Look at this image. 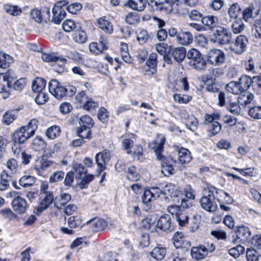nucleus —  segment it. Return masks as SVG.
Returning <instances> with one entry per match:
<instances>
[{"label": "nucleus", "mask_w": 261, "mask_h": 261, "mask_svg": "<svg viewBox=\"0 0 261 261\" xmlns=\"http://www.w3.org/2000/svg\"><path fill=\"white\" fill-rule=\"evenodd\" d=\"M165 137L161 134H158L155 139L150 144V147L155 152L156 158L161 160L162 163V173L165 176H169L173 174L174 167L176 164V161L170 156L166 157L161 153L164 149L165 142Z\"/></svg>", "instance_id": "f257e3e1"}, {"label": "nucleus", "mask_w": 261, "mask_h": 261, "mask_svg": "<svg viewBox=\"0 0 261 261\" xmlns=\"http://www.w3.org/2000/svg\"><path fill=\"white\" fill-rule=\"evenodd\" d=\"M203 192L199 201L201 207L208 212H215L218 208V203L220 202L219 195L224 194V191L214 187H208Z\"/></svg>", "instance_id": "f03ea898"}, {"label": "nucleus", "mask_w": 261, "mask_h": 261, "mask_svg": "<svg viewBox=\"0 0 261 261\" xmlns=\"http://www.w3.org/2000/svg\"><path fill=\"white\" fill-rule=\"evenodd\" d=\"M187 57L189 60L188 63L190 67L199 71L205 69L206 62L199 51L191 48L188 51Z\"/></svg>", "instance_id": "7ed1b4c3"}, {"label": "nucleus", "mask_w": 261, "mask_h": 261, "mask_svg": "<svg viewBox=\"0 0 261 261\" xmlns=\"http://www.w3.org/2000/svg\"><path fill=\"white\" fill-rule=\"evenodd\" d=\"M248 38L243 35L238 36L234 40L231 41L229 48L236 55H242L247 49L248 44Z\"/></svg>", "instance_id": "20e7f679"}, {"label": "nucleus", "mask_w": 261, "mask_h": 261, "mask_svg": "<svg viewBox=\"0 0 261 261\" xmlns=\"http://www.w3.org/2000/svg\"><path fill=\"white\" fill-rule=\"evenodd\" d=\"M232 36L229 29L223 27H218L213 35L215 42L221 45L229 44Z\"/></svg>", "instance_id": "39448f33"}, {"label": "nucleus", "mask_w": 261, "mask_h": 261, "mask_svg": "<svg viewBox=\"0 0 261 261\" xmlns=\"http://www.w3.org/2000/svg\"><path fill=\"white\" fill-rule=\"evenodd\" d=\"M207 61L212 65L218 66L225 61V55L223 51L218 49L210 50L207 54Z\"/></svg>", "instance_id": "423d86ee"}, {"label": "nucleus", "mask_w": 261, "mask_h": 261, "mask_svg": "<svg viewBox=\"0 0 261 261\" xmlns=\"http://www.w3.org/2000/svg\"><path fill=\"white\" fill-rule=\"evenodd\" d=\"M49 92L57 99H62L65 97L66 88L55 79L51 80L48 84Z\"/></svg>", "instance_id": "0eeeda50"}, {"label": "nucleus", "mask_w": 261, "mask_h": 261, "mask_svg": "<svg viewBox=\"0 0 261 261\" xmlns=\"http://www.w3.org/2000/svg\"><path fill=\"white\" fill-rule=\"evenodd\" d=\"M65 2H59L57 3L53 8V19L52 21L55 23L59 24L66 16V8H64Z\"/></svg>", "instance_id": "6e6552de"}, {"label": "nucleus", "mask_w": 261, "mask_h": 261, "mask_svg": "<svg viewBox=\"0 0 261 261\" xmlns=\"http://www.w3.org/2000/svg\"><path fill=\"white\" fill-rule=\"evenodd\" d=\"M12 205L14 211L20 214L24 213L28 207L25 199L21 197L18 193L13 200Z\"/></svg>", "instance_id": "1a4fd4ad"}, {"label": "nucleus", "mask_w": 261, "mask_h": 261, "mask_svg": "<svg viewBox=\"0 0 261 261\" xmlns=\"http://www.w3.org/2000/svg\"><path fill=\"white\" fill-rule=\"evenodd\" d=\"M111 158V152L109 150H105L96 154L95 161L98 166V171L101 172L106 169V163L109 162Z\"/></svg>", "instance_id": "9d476101"}, {"label": "nucleus", "mask_w": 261, "mask_h": 261, "mask_svg": "<svg viewBox=\"0 0 261 261\" xmlns=\"http://www.w3.org/2000/svg\"><path fill=\"white\" fill-rule=\"evenodd\" d=\"M40 202L38 210L42 212L48 208L54 202L55 198L53 192H44L40 194Z\"/></svg>", "instance_id": "9b49d317"}, {"label": "nucleus", "mask_w": 261, "mask_h": 261, "mask_svg": "<svg viewBox=\"0 0 261 261\" xmlns=\"http://www.w3.org/2000/svg\"><path fill=\"white\" fill-rule=\"evenodd\" d=\"M11 182L12 185L17 188L16 185V182L13 180V174L12 173H9L7 171L4 170L1 174L0 179V190L5 191L8 189L10 186V182ZM17 189H19L17 188Z\"/></svg>", "instance_id": "f8f14e48"}, {"label": "nucleus", "mask_w": 261, "mask_h": 261, "mask_svg": "<svg viewBox=\"0 0 261 261\" xmlns=\"http://www.w3.org/2000/svg\"><path fill=\"white\" fill-rule=\"evenodd\" d=\"M258 9L253 5H250L242 11V17L240 18L245 22H250L258 15Z\"/></svg>", "instance_id": "ddd939ff"}, {"label": "nucleus", "mask_w": 261, "mask_h": 261, "mask_svg": "<svg viewBox=\"0 0 261 261\" xmlns=\"http://www.w3.org/2000/svg\"><path fill=\"white\" fill-rule=\"evenodd\" d=\"M157 227L163 231H169L172 230L171 220L170 216L168 214L162 216L157 223Z\"/></svg>", "instance_id": "4468645a"}, {"label": "nucleus", "mask_w": 261, "mask_h": 261, "mask_svg": "<svg viewBox=\"0 0 261 261\" xmlns=\"http://www.w3.org/2000/svg\"><path fill=\"white\" fill-rule=\"evenodd\" d=\"M89 48L91 53L97 55L107 49V43L101 38L99 43L92 42L89 44Z\"/></svg>", "instance_id": "2eb2a0df"}, {"label": "nucleus", "mask_w": 261, "mask_h": 261, "mask_svg": "<svg viewBox=\"0 0 261 261\" xmlns=\"http://www.w3.org/2000/svg\"><path fill=\"white\" fill-rule=\"evenodd\" d=\"M146 4V0H128L125 6L134 10L141 12L144 10Z\"/></svg>", "instance_id": "dca6fc26"}, {"label": "nucleus", "mask_w": 261, "mask_h": 261, "mask_svg": "<svg viewBox=\"0 0 261 261\" xmlns=\"http://www.w3.org/2000/svg\"><path fill=\"white\" fill-rule=\"evenodd\" d=\"M71 198L70 195L65 193H61L55 198L54 204L56 207L60 209L67 204L71 200Z\"/></svg>", "instance_id": "f3484780"}, {"label": "nucleus", "mask_w": 261, "mask_h": 261, "mask_svg": "<svg viewBox=\"0 0 261 261\" xmlns=\"http://www.w3.org/2000/svg\"><path fill=\"white\" fill-rule=\"evenodd\" d=\"M186 49L184 47L174 48L171 50V55L174 60L178 63H180L187 56Z\"/></svg>", "instance_id": "a211bd4d"}, {"label": "nucleus", "mask_w": 261, "mask_h": 261, "mask_svg": "<svg viewBox=\"0 0 261 261\" xmlns=\"http://www.w3.org/2000/svg\"><path fill=\"white\" fill-rule=\"evenodd\" d=\"M250 235L251 232L247 227H239L236 231L237 239L243 243L247 241Z\"/></svg>", "instance_id": "6ab92c4d"}, {"label": "nucleus", "mask_w": 261, "mask_h": 261, "mask_svg": "<svg viewBox=\"0 0 261 261\" xmlns=\"http://www.w3.org/2000/svg\"><path fill=\"white\" fill-rule=\"evenodd\" d=\"M176 41L181 45H188L193 41V36L189 32H179L177 35Z\"/></svg>", "instance_id": "aec40b11"}, {"label": "nucleus", "mask_w": 261, "mask_h": 261, "mask_svg": "<svg viewBox=\"0 0 261 261\" xmlns=\"http://www.w3.org/2000/svg\"><path fill=\"white\" fill-rule=\"evenodd\" d=\"M191 255L192 257L195 260L204 258L207 255L205 246H200L192 247L191 250Z\"/></svg>", "instance_id": "412c9836"}, {"label": "nucleus", "mask_w": 261, "mask_h": 261, "mask_svg": "<svg viewBox=\"0 0 261 261\" xmlns=\"http://www.w3.org/2000/svg\"><path fill=\"white\" fill-rule=\"evenodd\" d=\"M42 59L45 62H57L60 66H63L67 61L66 59L60 57H57L53 54L42 53L41 55Z\"/></svg>", "instance_id": "4be33fe9"}, {"label": "nucleus", "mask_w": 261, "mask_h": 261, "mask_svg": "<svg viewBox=\"0 0 261 261\" xmlns=\"http://www.w3.org/2000/svg\"><path fill=\"white\" fill-rule=\"evenodd\" d=\"M25 131V129L21 127L14 133L13 139L15 143H23L30 138L28 133L27 134Z\"/></svg>", "instance_id": "5701e85b"}, {"label": "nucleus", "mask_w": 261, "mask_h": 261, "mask_svg": "<svg viewBox=\"0 0 261 261\" xmlns=\"http://www.w3.org/2000/svg\"><path fill=\"white\" fill-rule=\"evenodd\" d=\"M14 62V59L8 54L0 51V68L7 69Z\"/></svg>", "instance_id": "b1692460"}, {"label": "nucleus", "mask_w": 261, "mask_h": 261, "mask_svg": "<svg viewBox=\"0 0 261 261\" xmlns=\"http://www.w3.org/2000/svg\"><path fill=\"white\" fill-rule=\"evenodd\" d=\"M178 160L181 164L189 163L192 160V156L189 150L184 148H181L178 151Z\"/></svg>", "instance_id": "393cba45"}, {"label": "nucleus", "mask_w": 261, "mask_h": 261, "mask_svg": "<svg viewBox=\"0 0 261 261\" xmlns=\"http://www.w3.org/2000/svg\"><path fill=\"white\" fill-rule=\"evenodd\" d=\"M158 55L155 53L151 54L148 59L147 60L146 62V65L150 68L151 70L150 72L151 74H153L156 72V66L158 64Z\"/></svg>", "instance_id": "a878e982"}, {"label": "nucleus", "mask_w": 261, "mask_h": 261, "mask_svg": "<svg viewBox=\"0 0 261 261\" xmlns=\"http://www.w3.org/2000/svg\"><path fill=\"white\" fill-rule=\"evenodd\" d=\"M73 169L74 170L73 172L74 174H75V178L76 179L84 178L87 172L86 168L81 163H76L74 164Z\"/></svg>", "instance_id": "bb28decb"}, {"label": "nucleus", "mask_w": 261, "mask_h": 261, "mask_svg": "<svg viewBox=\"0 0 261 261\" xmlns=\"http://www.w3.org/2000/svg\"><path fill=\"white\" fill-rule=\"evenodd\" d=\"M107 225L106 221L103 219H94L90 223V226L93 231L103 230Z\"/></svg>", "instance_id": "cd10ccee"}, {"label": "nucleus", "mask_w": 261, "mask_h": 261, "mask_svg": "<svg viewBox=\"0 0 261 261\" xmlns=\"http://www.w3.org/2000/svg\"><path fill=\"white\" fill-rule=\"evenodd\" d=\"M40 163V165L39 166L36 165L34 167V169L37 171H39L40 169L45 170L54 164V162L49 160L48 156L46 154L42 155Z\"/></svg>", "instance_id": "c85d7f7f"}, {"label": "nucleus", "mask_w": 261, "mask_h": 261, "mask_svg": "<svg viewBox=\"0 0 261 261\" xmlns=\"http://www.w3.org/2000/svg\"><path fill=\"white\" fill-rule=\"evenodd\" d=\"M97 21L99 28L105 32L109 34L113 33V25L111 22L106 20L105 18H100Z\"/></svg>", "instance_id": "c756f323"}, {"label": "nucleus", "mask_w": 261, "mask_h": 261, "mask_svg": "<svg viewBox=\"0 0 261 261\" xmlns=\"http://www.w3.org/2000/svg\"><path fill=\"white\" fill-rule=\"evenodd\" d=\"M252 80L247 75H243L238 81L239 87L241 88L242 92L247 90L252 84Z\"/></svg>", "instance_id": "7c9ffc66"}, {"label": "nucleus", "mask_w": 261, "mask_h": 261, "mask_svg": "<svg viewBox=\"0 0 261 261\" xmlns=\"http://www.w3.org/2000/svg\"><path fill=\"white\" fill-rule=\"evenodd\" d=\"M218 21L217 17L213 15H207L203 17L201 20L202 23L209 29L214 28L216 25Z\"/></svg>", "instance_id": "2f4dec72"}, {"label": "nucleus", "mask_w": 261, "mask_h": 261, "mask_svg": "<svg viewBox=\"0 0 261 261\" xmlns=\"http://www.w3.org/2000/svg\"><path fill=\"white\" fill-rule=\"evenodd\" d=\"M242 20L241 18H239L234 19V21L232 22L231 27L232 31L234 34H240L244 31L245 24Z\"/></svg>", "instance_id": "473e14b6"}, {"label": "nucleus", "mask_w": 261, "mask_h": 261, "mask_svg": "<svg viewBox=\"0 0 261 261\" xmlns=\"http://www.w3.org/2000/svg\"><path fill=\"white\" fill-rule=\"evenodd\" d=\"M46 85V81L42 78H36L32 83V90L36 93L42 92Z\"/></svg>", "instance_id": "72a5a7b5"}, {"label": "nucleus", "mask_w": 261, "mask_h": 261, "mask_svg": "<svg viewBox=\"0 0 261 261\" xmlns=\"http://www.w3.org/2000/svg\"><path fill=\"white\" fill-rule=\"evenodd\" d=\"M154 200H155V199L154 198L149 190H145L142 196V202L145 205V208L146 211L150 209L151 202Z\"/></svg>", "instance_id": "f704fd0d"}, {"label": "nucleus", "mask_w": 261, "mask_h": 261, "mask_svg": "<svg viewBox=\"0 0 261 261\" xmlns=\"http://www.w3.org/2000/svg\"><path fill=\"white\" fill-rule=\"evenodd\" d=\"M73 39L76 43L83 44L87 40V36L84 31L77 30L73 34Z\"/></svg>", "instance_id": "c9c22d12"}, {"label": "nucleus", "mask_w": 261, "mask_h": 261, "mask_svg": "<svg viewBox=\"0 0 261 261\" xmlns=\"http://www.w3.org/2000/svg\"><path fill=\"white\" fill-rule=\"evenodd\" d=\"M254 98V95L251 93L246 92L241 94L238 98V101L242 105L247 106L251 103Z\"/></svg>", "instance_id": "e433bc0d"}, {"label": "nucleus", "mask_w": 261, "mask_h": 261, "mask_svg": "<svg viewBox=\"0 0 261 261\" xmlns=\"http://www.w3.org/2000/svg\"><path fill=\"white\" fill-rule=\"evenodd\" d=\"M137 38L140 44H144L150 39L147 32L143 29H139L136 31Z\"/></svg>", "instance_id": "4c0bfd02"}, {"label": "nucleus", "mask_w": 261, "mask_h": 261, "mask_svg": "<svg viewBox=\"0 0 261 261\" xmlns=\"http://www.w3.org/2000/svg\"><path fill=\"white\" fill-rule=\"evenodd\" d=\"M242 11L241 8L238 3L233 4L228 10V14L230 18H239L238 16Z\"/></svg>", "instance_id": "58836bf2"}, {"label": "nucleus", "mask_w": 261, "mask_h": 261, "mask_svg": "<svg viewBox=\"0 0 261 261\" xmlns=\"http://www.w3.org/2000/svg\"><path fill=\"white\" fill-rule=\"evenodd\" d=\"M225 89L229 92L234 94H239L242 92L239 87L238 82L232 81L226 85Z\"/></svg>", "instance_id": "ea45409f"}, {"label": "nucleus", "mask_w": 261, "mask_h": 261, "mask_svg": "<svg viewBox=\"0 0 261 261\" xmlns=\"http://www.w3.org/2000/svg\"><path fill=\"white\" fill-rule=\"evenodd\" d=\"M147 3L149 5L151 6L152 7H155L156 10H162L163 9L167 10L168 9V7L166 6V4H169V6H171V4L169 3V2L168 1H166L165 2H159L156 0H148Z\"/></svg>", "instance_id": "a19ab883"}, {"label": "nucleus", "mask_w": 261, "mask_h": 261, "mask_svg": "<svg viewBox=\"0 0 261 261\" xmlns=\"http://www.w3.org/2000/svg\"><path fill=\"white\" fill-rule=\"evenodd\" d=\"M166 249L163 247H155L151 252V255L156 260H162L165 256Z\"/></svg>", "instance_id": "79ce46f5"}, {"label": "nucleus", "mask_w": 261, "mask_h": 261, "mask_svg": "<svg viewBox=\"0 0 261 261\" xmlns=\"http://www.w3.org/2000/svg\"><path fill=\"white\" fill-rule=\"evenodd\" d=\"M4 8L7 13L13 16H18L22 12L21 9L17 6L15 5L13 6L9 4H6L4 5Z\"/></svg>", "instance_id": "37998d69"}, {"label": "nucleus", "mask_w": 261, "mask_h": 261, "mask_svg": "<svg viewBox=\"0 0 261 261\" xmlns=\"http://www.w3.org/2000/svg\"><path fill=\"white\" fill-rule=\"evenodd\" d=\"M36 181L34 176L31 175H24L19 179V184L23 187H29L32 186Z\"/></svg>", "instance_id": "c03bdc74"}, {"label": "nucleus", "mask_w": 261, "mask_h": 261, "mask_svg": "<svg viewBox=\"0 0 261 261\" xmlns=\"http://www.w3.org/2000/svg\"><path fill=\"white\" fill-rule=\"evenodd\" d=\"M184 239V234L181 232H176L172 237V242L174 246L178 248L181 246L183 244Z\"/></svg>", "instance_id": "a18cd8bd"}, {"label": "nucleus", "mask_w": 261, "mask_h": 261, "mask_svg": "<svg viewBox=\"0 0 261 261\" xmlns=\"http://www.w3.org/2000/svg\"><path fill=\"white\" fill-rule=\"evenodd\" d=\"M61 133L60 127L58 126H53L48 128L46 132V136L51 139H54L59 136Z\"/></svg>", "instance_id": "49530a36"}, {"label": "nucleus", "mask_w": 261, "mask_h": 261, "mask_svg": "<svg viewBox=\"0 0 261 261\" xmlns=\"http://www.w3.org/2000/svg\"><path fill=\"white\" fill-rule=\"evenodd\" d=\"M32 145L34 149L40 151L45 147L46 143L40 137L37 136L33 140Z\"/></svg>", "instance_id": "de8ad7c7"}, {"label": "nucleus", "mask_w": 261, "mask_h": 261, "mask_svg": "<svg viewBox=\"0 0 261 261\" xmlns=\"http://www.w3.org/2000/svg\"><path fill=\"white\" fill-rule=\"evenodd\" d=\"M126 177L132 181H136L139 179L140 175L136 172L135 167L132 166L128 169Z\"/></svg>", "instance_id": "09e8293b"}, {"label": "nucleus", "mask_w": 261, "mask_h": 261, "mask_svg": "<svg viewBox=\"0 0 261 261\" xmlns=\"http://www.w3.org/2000/svg\"><path fill=\"white\" fill-rule=\"evenodd\" d=\"M134 160L143 161L145 157L143 154V149L141 145H136L133 153Z\"/></svg>", "instance_id": "8fccbe9b"}, {"label": "nucleus", "mask_w": 261, "mask_h": 261, "mask_svg": "<svg viewBox=\"0 0 261 261\" xmlns=\"http://www.w3.org/2000/svg\"><path fill=\"white\" fill-rule=\"evenodd\" d=\"M175 190L174 186L170 184L167 185L163 191V196L166 201H168L170 198L172 197V195L173 194Z\"/></svg>", "instance_id": "3c124183"}, {"label": "nucleus", "mask_w": 261, "mask_h": 261, "mask_svg": "<svg viewBox=\"0 0 261 261\" xmlns=\"http://www.w3.org/2000/svg\"><path fill=\"white\" fill-rule=\"evenodd\" d=\"M176 219L179 226H184L188 222L189 216L186 212L182 210L180 213L177 215Z\"/></svg>", "instance_id": "603ef678"}, {"label": "nucleus", "mask_w": 261, "mask_h": 261, "mask_svg": "<svg viewBox=\"0 0 261 261\" xmlns=\"http://www.w3.org/2000/svg\"><path fill=\"white\" fill-rule=\"evenodd\" d=\"M248 115L254 119H261V107L255 106L250 109Z\"/></svg>", "instance_id": "864d4df0"}, {"label": "nucleus", "mask_w": 261, "mask_h": 261, "mask_svg": "<svg viewBox=\"0 0 261 261\" xmlns=\"http://www.w3.org/2000/svg\"><path fill=\"white\" fill-rule=\"evenodd\" d=\"M77 132L78 136L83 139L89 138L91 135V129L89 126L80 127L78 128Z\"/></svg>", "instance_id": "5fc2aeb1"}, {"label": "nucleus", "mask_w": 261, "mask_h": 261, "mask_svg": "<svg viewBox=\"0 0 261 261\" xmlns=\"http://www.w3.org/2000/svg\"><path fill=\"white\" fill-rule=\"evenodd\" d=\"M16 112L14 111H8L3 116L4 122L8 125L12 123L16 118Z\"/></svg>", "instance_id": "6e6d98bb"}, {"label": "nucleus", "mask_w": 261, "mask_h": 261, "mask_svg": "<svg viewBox=\"0 0 261 261\" xmlns=\"http://www.w3.org/2000/svg\"><path fill=\"white\" fill-rule=\"evenodd\" d=\"M201 217L199 215H194L191 220L190 231L195 232L199 226Z\"/></svg>", "instance_id": "4d7b16f0"}, {"label": "nucleus", "mask_w": 261, "mask_h": 261, "mask_svg": "<svg viewBox=\"0 0 261 261\" xmlns=\"http://www.w3.org/2000/svg\"><path fill=\"white\" fill-rule=\"evenodd\" d=\"M245 251L244 247L241 245H237L236 247L229 249V253L230 255L234 258L238 257L241 254H243Z\"/></svg>", "instance_id": "13d9d810"}, {"label": "nucleus", "mask_w": 261, "mask_h": 261, "mask_svg": "<svg viewBox=\"0 0 261 261\" xmlns=\"http://www.w3.org/2000/svg\"><path fill=\"white\" fill-rule=\"evenodd\" d=\"M79 123L80 127H83V126H89V127H91L94 124L93 120L88 115L82 116L80 118Z\"/></svg>", "instance_id": "bf43d9fd"}, {"label": "nucleus", "mask_w": 261, "mask_h": 261, "mask_svg": "<svg viewBox=\"0 0 261 261\" xmlns=\"http://www.w3.org/2000/svg\"><path fill=\"white\" fill-rule=\"evenodd\" d=\"M125 20L129 24H135L139 21V17L136 13L130 12L125 16Z\"/></svg>", "instance_id": "052dcab7"}, {"label": "nucleus", "mask_w": 261, "mask_h": 261, "mask_svg": "<svg viewBox=\"0 0 261 261\" xmlns=\"http://www.w3.org/2000/svg\"><path fill=\"white\" fill-rule=\"evenodd\" d=\"M227 109L234 115H238L240 114L241 109L238 103L236 102H230L227 106Z\"/></svg>", "instance_id": "680f3d73"}, {"label": "nucleus", "mask_w": 261, "mask_h": 261, "mask_svg": "<svg viewBox=\"0 0 261 261\" xmlns=\"http://www.w3.org/2000/svg\"><path fill=\"white\" fill-rule=\"evenodd\" d=\"M84 110L90 111L98 106L97 101L93 100L91 98H88L87 101L82 106Z\"/></svg>", "instance_id": "e2e57ef3"}, {"label": "nucleus", "mask_w": 261, "mask_h": 261, "mask_svg": "<svg viewBox=\"0 0 261 261\" xmlns=\"http://www.w3.org/2000/svg\"><path fill=\"white\" fill-rule=\"evenodd\" d=\"M134 145V141L129 139H124L122 141V146L124 150L126 151L127 154H131L132 151L131 150L132 147Z\"/></svg>", "instance_id": "0e129e2a"}, {"label": "nucleus", "mask_w": 261, "mask_h": 261, "mask_svg": "<svg viewBox=\"0 0 261 261\" xmlns=\"http://www.w3.org/2000/svg\"><path fill=\"white\" fill-rule=\"evenodd\" d=\"M31 15L32 18L37 23H41L43 20L41 11L37 9H33L31 12Z\"/></svg>", "instance_id": "69168bd1"}, {"label": "nucleus", "mask_w": 261, "mask_h": 261, "mask_svg": "<svg viewBox=\"0 0 261 261\" xmlns=\"http://www.w3.org/2000/svg\"><path fill=\"white\" fill-rule=\"evenodd\" d=\"M64 177V173L61 171L54 172L49 177V180L50 182H56L62 180Z\"/></svg>", "instance_id": "338daca9"}, {"label": "nucleus", "mask_w": 261, "mask_h": 261, "mask_svg": "<svg viewBox=\"0 0 261 261\" xmlns=\"http://www.w3.org/2000/svg\"><path fill=\"white\" fill-rule=\"evenodd\" d=\"M259 255L254 249H247L246 251V258L248 261H257Z\"/></svg>", "instance_id": "774afa93"}]
</instances>
